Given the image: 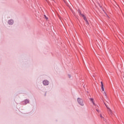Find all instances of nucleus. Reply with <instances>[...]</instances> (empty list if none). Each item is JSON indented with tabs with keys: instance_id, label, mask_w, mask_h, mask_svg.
Listing matches in <instances>:
<instances>
[{
	"instance_id": "1",
	"label": "nucleus",
	"mask_w": 124,
	"mask_h": 124,
	"mask_svg": "<svg viewBox=\"0 0 124 124\" xmlns=\"http://www.w3.org/2000/svg\"><path fill=\"white\" fill-rule=\"evenodd\" d=\"M105 106H106L107 109H108V114L109 115H110L111 116H113V111L111 110V108H110L108 107V106H107V105H106V104L105 103Z\"/></svg>"
},
{
	"instance_id": "2",
	"label": "nucleus",
	"mask_w": 124,
	"mask_h": 124,
	"mask_svg": "<svg viewBox=\"0 0 124 124\" xmlns=\"http://www.w3.org/2000/svg\"><path fill=\"white\" fill-rule=\"evenodd\" d=\"M78 102L79 105H81V106H84V103L83 101V99H82L80 98H78Z\"/></svg>"
},
{
	"instance_id": "3",
	"label": "nucleus",
	"mask_w": 124,
	"mask_h": 124,
	"mask_svg": "<svg viewBox=\"0 0 124 124\" xmlns=\"http://www.w3.org/2000/svg\"><path fill=\"white\" fill-rule=\"evenodd\" d=\"M43 83L45 86H48L49 85V81L47 80H45L43 81Z\"/></svg>"
},
{
	"instance_id": "4",
	"label": "nucleus",
	"mask_w": 124,
	"mask_h": 124,
	"mask_svg": "<svg viewBox=\"0 0 124 124\" xmlns=\"http://www.w3.org/2000/svg\"><path fill=\"white\" fill-rule=\"evenodd\" d=\"M8 23L9 25H13V24L14 23V21L12 19H10L8 20Z\"/></svg>"
},
{
	"instance_id": "5",
	"label": "nucleus",
	"mask_w": 124,
	"mask_h": 124,
	"mask_svg": "<svg viewBox=\"0 0 124 124\" xmlns=\"http://www.w3.org/2000/svg\"><path fill=\"white\" fill-rule=\"evenodd\" d=\"M90 101L92 102V103H93V106H96V105L95 104V103H94V102L93 101V98H90Z\"/></svg>"
},
{
	"instance_id": "6",
	"label": "nucleus",
	"mask_w": 124,
	"mask_h": 124,
	"mask_svg": "<svg viewBox=\"0 0 124 124\" xmlns=\"http://www.w3.org/2000/svg\"><path fill=\"white\" fill-rule=\"evenodd\" d=\"M101 89L102 92H104V85H103V82L102 81L101 82Z\"/></svg>"
},
{
	"instance_id": "7",
	"label": "nucleus",
	"mask_w": 124,
	"mask_h": 124,
	"mask_svg": "<svg viewBox=\"0 0 124 124\" xmlns=\"http://www.w3.org/2000/svg\"><path fill=\"white\" fill-rule=\"evenodd\" d=\"M83 19L85 22H86L87 24H89V22L88 21V20H87V18H86V16H83Z\"/></svg>"
},
{
	"instance_id": "8",
	"label": "nucleus",
	"mask_w": 124,
	"mask_h": 124,
	"mask_svg": "<svg viewBox=\"0 0 124 124\" xmlns=\"http://www.w3.org/2000/svg\"><path fill=\"white\" fill-rule=\"evenodd\" d=\"M24 102H25V104H28V103H29V102H29V100H25L24 101Z\"/></svg>"
},
{
	"instance_id": "9",
	"label": "nucleus",
	"mask_w": 124,
	"mask_h": 124,
	"mask_svg": "<svg viewBox=\"0 0 124 124\" xmlns=\"http://www.w3.org/2000/svg\"><path fill=\"white\" fill-rule=\"evenodd\" d=\"M78 12L80 14V15H81L83 17H84V16H85V15H83V14L81 13V11H78Z\"/></svg>"
},
{
	"instance_id": "10",
	"label": "nucleus",
	"mask_w": 124,
	"mask_h": 124,
	"mask_svg": "<svg viewBox=\"0 0 124 124\" xmlns=\"http://www.w3.org/2000/svg\"><path fill=\"white\" fill-rule=\"evenodd\" d=\"M93 108H96V109H97V108H98V106H97L96 105V106H94L93 105Z\"/></svg>"
},
{
	"instance_id": "11",
	"label": "nucleus",
	"mask_w": 124,
	"mask_h": 124,
	"mask_svg": "<svg viewBox=\"0 0 124 124\" xmlns=\"http://www.w3.org/2000/svg\"><path fill=\"white\" fill-rule=\"evenodd\" d=\"M104 94L105 96H106V97L107 98V94H106V92H104Z\"/></svg>"
},
{
	"instance_id": "12",
	"label": "nucleus",
	"mask_w": 124,
	"mask_h": 124,
	"mask_svg": "<svg viewBox=\"0 0 124 124\" xmlns=\"http://www.w3.org/2000/svg\"><path fill=\"white\" fill-rule=\"evenodd\" d=\"M100 117L101 119H104V117H103V116H102V114H100Z\"/></svg>"
},
{
	"instance_id": "13",
	"label": "nucleus",
	"mask_w": 124,
	"mask_h": 124,
	"mask_svg": "<svg viewBox=\"0 0 124 124\" xmlns=\"http://www.w3.org/2000/svg\"><path fill=\"white\" fill-rule=\"evenodd\" d=\"M44 17L45 18V19H46V20H47L48 19V17H47V16H46V15H44Z\"/></svg>"
},
{
	"instance_id": "14",
	"label": "nucleus",
	"mask_w": 124,
	"mask_h": 124,
	"mask_svg": "<svg viewBox=\"0 0 124 124\" xmlns=\"http://www.w3.org/2000/svg\"><path fill=\"white\" fill-rule=\"evenodd\" d=\"M64 2H65V3H66V1H65V0H63Z\"/></svg>"
},
{
	"instance_id": "15",
	"label": "nucleus",
	"mask_w": 124,
	"mask_h": 124,
	"mask_svg": "<svg viewBox=\"0 0 124 124\" xmlns=\"http://www.w3.org/2000/svg\"><path fill=\"white\" fill-rule=\"evenodd\" d=\"M96 110L97 112H99V111L98 110V109H96Z\"/></svg>"
},
{
	"instance_id": "16",
	"label": "nucleus",
	"mask_w": 124,
	"mask_h": 124,
	"mask_svg": "<svg viewBox=\"0 0 124 124\" xmlns=\"http://www.w3.org/2000/svg\"><path fill=\"white\" fill-rule=\"evenodd\" d=\"M46 1H47L48 3H49V2H50L49 1H47V0H46Z\"/></svg>"
},
{
	"instance_id": "17",
	"label": "nucleus",
	"mask_w": 124,
	"mask_h": 124,
	"mask_svg": "<svg viewBox=\"0 0 124 124\" xmlns=\"http://www.w3.org/2000/svg\"><path fill=\"white\" fill-rule=\"evenodd\" d=\"M73 14H74V15H75V14H74V12H73Z\"/></svg>"
},
{
	"instance_id": "18",
	"label": "nucleus",
	"mask_w": 124,
	"mask_h": 124,
	"mask_svg": "<svg viewBox=\"0 0 124 124\" xmlns=\"http://www.w3.org/2000/svg\"><path fill=\"white\" fill-rule=\"evenodd\" d=\"M53 1H55L54 0H52Z\"/></svg>"
},
{
	"instance_id": "19",
	"label": "nucleus",
	"mask_w": 124,
	"mask_h": 124,
	"mask_svg": "<svg viewBox=\"0 0 124 124\" xmlns=\"http://www.w3.org/2000/svg\"><path fill=\"white\" fill-rule=\"evenodd\" d=\"M100 7H101V6H100Z\"/></svg>"
}]
</instances>
